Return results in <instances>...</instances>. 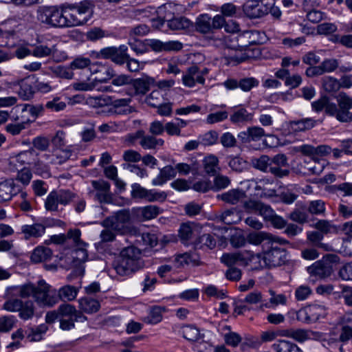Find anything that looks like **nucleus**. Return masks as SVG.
I'll list each match as a JSON object with an SVG mask.
<instances>
[{"instance_id": "7", "label": "nucleus", "mask_w": 352, "mask_h": 352, "mask_svg": "<svg viewBox=\"0 0 352 352\" xmlns=\"http://www.w3.org/2000/svg\"><path fill=\"white\" fill-rule=\"evenodd\" d=\"M157 244L155 234L148 232H142L133 228V256L140 255L148 248L155 247Z\"/></svg>"}, {"instance_id": "5", "label": "nucleus", "mask_w": 352, "mask_h": 352, "mask_svg": "<svg viewBox=\"0 0 352 352\" xmlns=\"http://www.w3.org/2000/svg\"><path fill=\"white\" fill-rule=\"evenodd\" d=\"M105 228H111L122 234L131 232L132 230L131 214L129 210H121L116 215L106 218L102 223Z\"/></svg>"}, {"instance_id": "2", "label": "nucleus", "mask_w": 352, "mask_h": 352, "mask_svg": "<svg viewBox=\"0 0 352 352\" xmlns=\"http://www.w3.org/2000/svg\"><path fill=\"white\" fill-rule=\"evenodd\" d=\"M40 292L37 294V303L41 305L52 307L59 300L71 302L74 300L78 294L79 287L71 285H65L58 290L52 289L51 286L45 280H40Z\"/></svg>"}, {"instance_id": "8", "label": "nucleus", "mask_w": 352, "mask_h": 352, "mask_svg": "<svg viewBox=\"0 0 352 352\" xmlns=\"http://www.w3.org/2000/svg\"><path fill=\"white\" fill-rule=\"evenodd\" d=\"M127 47L125 45H120L119 47H107L97 52L96 57L111 59L113 62L120 65L126 63L127 67L130 69V56L127 54Z\"/></svg>"}, {"instance_id": "39", "label": "nucleus", "mask_w": 352, "mask_h": 352, "mask_svg": "<svg viewBox=\"0 0 352 352\" xmlns=\"http://www.w3.org/2000/svg\"><path fill=\"white\" fill-rule=\"evenodd\" d=\"M302 208L307 210L311 214L322 215L325 212V203L320 199L314 200L307 203Z\"/></svg>"}, {"instance_id": "56", "label": "nucleus", "mask_w": 352, "mask_h": 352, "mask_svg": "<svg viewBox=\"0 0 352 352\" xmlns=\"http://www.w3.org/2000/svg\"><path fill=\"white\" fill-rule=\"evenodd\" d=\"M34 149L39 151H47L50 146V140L45 136L38 135L35 137L32 142Z\"/></svg>"}, {"instance_id": "11", "label": "nucleus", "mask_w": 352, "mask_h": 352, "mask_svg": "<svg viewBox=\"0 0 352 352\" xmlns=\"http://www.w3.org/2000/svg\"><path fill=\"white\" fill-rule=\"evenodd\" d=\"M113 267L120 276H127L132 272V247L124 248L113 263Z\"/></svg>"}, {"instance_id": "6", "label": "nucleus", "mask_w": 352, "mask_h": 352, "mask_svg": "<svg viewBox=\"0 0 352 352\" xmlns=\"http://www.w3.org/2000/svg\"><path fill=\"white\" fill-rule=\"evenodd\" d=\"M37 19L52 27L65 28L63 6L61 8L43 6L37 10Z\"/></svg>"}, {"instance_id": "13", "label": "nucleus", "mask_w": 352, "mask_h": 352, "mask_svg": "<svg viewBox=\"0 0 352 352\" xmlns=\"http://www.w3.org/2000/svg\"><path fill=\"white\" fill-rule=\"evenodd\" d=\"M263 261L268 267L280 266L287 261V252L284 249L272 248L264 252Z\"/></svg>"}, {"instance_id": "42", "label": "nucleus", "mask_w": 352, "mask_h": 352, "mask_svg": "<svg viewBox=\"0 0 352 352\" xmlns=\"http://www.w3.org/2000/svg\"><path fill=\"white\" fill-rule=\"evenodd\" d=\"M166 311L165 307L153 306L150 308L148 316L145 318L147 323L155 324L162 320V313Z\"/></svg>"}, {"instance_id": "17", "label": "nucleus", "mask_w": 352, "mask_h": 352, "mask_svg": "<svg viewBox=\"0 0 352 352\" xmlns=\"http://www.w3.org/2000/svg\"><path fill=\"white\" fill-rule=\"evenodd\" d=\"M74 14L81 25L85 24L93 15L94 5L89 1H83L78 4L72 5Z\"/></svg>"}, {"instance_id": "50", "label": "nucleus", "mask_w": 352, "mask_h": 352, "mask_svg": "<svg viewBox=\"0 0 352 352\" xmlns=\"http://www.w3.org/2000/svg\"><path fill=\"white\" fill-rule=\"evenodd\" d=\"M322 85L324 90L329 93L338 91L342 87L340 79L338 80L331 76H326L322 78Z\"/></svg>"}, {"instance_id": "48", "label": "nucleus", "mask_w": 352, "mask_h": 352, "mask_svg": "<svg viewBox=\"0 0 352 352\" xmlns=\"http://www.w3.org/2000/svg\"><path fill=\"white\" fill-rule=\"evenodd\" d=\"M164 100L163 94L159 89L153 90L149 96L144 99V102L153 108L161 107Z\"/></svg>"}, {"instance_id": "19", "label": "nucleus", "mask_w": 352, "mask_h": 352, "mask_svg": "<svg viewBox=\"0 0 352 352\" xmlns=\"http://www.w3.org/2000/svg\"><path fill=\"white\" fill-rule=\"evenodd\" d=\"M281 336L292 338L298 342L316 338L317 333L304 329H289L283 331Z\"/></svg>"}, {"instance_id": "32", "label": "nucleus", "mask_w": 352, "mask_h": 352, "mask_svg": "<svg viewBox=\"0 0 352 352\" xmlns=\"http://www.w3.org/2000/svg\"><path fill=\"white\" fill-rule=\"evenodd\" d=\"M131 98H122L113 102V106L108 110V113L122 115L130 113L131 110L129 107Z\"/></svg>"}, {"instance_id": "40", "label": "nucleus", "mask_w": 352, "mask_h": 352, "mask_svg": "<svg viewBox=\"0 0 352 352\" xmlns=\"http://www.w3.org/2000/svg\"><path fill=\"white\" fill-rule=\"evenodd\" d=\"M252 118L253 115L244 108L235 110L230 118V121L234 124L250 122Z\"/></svg>"}, {"instance_id": "30", "label": "nucleus", "mask_w": 352, "mask_h": 352, "mask_svg": "<svg viewBox=\"0 0 352 352\" xmlns=\"http://www.w3.org/2000/svg\"><path fill=\"white\" fill-rule=\"evenodd\" d=\"M52 251L45 246H38L31 254V261L34 263L50 261L52 257Z\"/></svg>"}, {"instance_id": "49", "label": "nucleus", "mask_w": 352, "mask_h": 352, "mask_svg": "<svg viewBox=\"0 0 352 352\" xmlns=\"http://www.w3.org/2000/svg\"><path fill=\"white\" fill-rule=\"evenodd\" d=\"M34 305L32 300L22 302L21 307L19 310V316L24 320L31 319L34 314Z\"/></svg>"}, {"instance_id": "38", "label": "nucleus", "mask_w": 352, "mask_h": 352, "mask_svg": "<svg viewBox=\"0 0 352 352\" xmlns=\"http://www.w3.org/2000/svg\"><path fill=\"white\" fill-rule=\"evenodd\" d=\"M195 246L199 249L212 250L216 246V240L210 234H204L195 241Z\"/></svg>"}, {"instance_id": "64", "label": "nucleus", "mask_w": 352, "mask_h": 352, "mask_svg": "<svg viewBox=\"0 0 352 352\" xmlns=\"http://www.w3.org/2000/svg\"><path fill=\"white\" fill-rule=\"evenodd\" d=\"M6 300L3 309L10 312L19 311L22 305V300L19 298H5Z\"/></svg>"}, {"instance_id": "34", "label": "nucleus", "mask_w": 352, "mask_h": 352, "mask_svg": "<svg viewBox=\"0 0 352 352\" xmlns=\"http://www.w3.org/2000/svg\"><path fill=\"white\" fill-rule=\"evenodd\" d=\"M167 25L172 30H184L189 29L192 23L184 16H178L167 19Z\"/></svg>"}, {"instance_id": "35", "label": "nucleus", "mask_w": 352, "mask_h": 352, "mask_svg": "<svg viewBox=\"0 0 352 352\" xmlns=\"http://www.w3.org/2000/svg\"><path fill=\"white\" fill-rule=\"evenodd\" d=\"M177 267H184L185 265L192 264V265H199V256L195 252H186L178 254L175 258Z\"/></svg>"}, {"instance_id": "63", "label": "nucleus", "mask_w": 352, "mask_h": 352, "mask_svg": "<svg viewBox=\"0 0 352 352\" xmlns=\"http://www.w3.org/2000/svg\"><path fill=\"white\" fill-rule=\"evenodd\" d=\"M51 70L54 74H55L57 76L65 78V79H72L74 77V73L72 69L69 67H66L64 66L58 65L55 67H52Z\"/></svg>"}, {"instance_id": "29", "label": "nucleus", "mask_w": 352, "mask_h": 352, "mask_svg": "<svg viewBox=\"0 0 352 352\" xmlns=\"http://www.w3.org/2000/svg\"><path fill=\"white\" fill-rule=\"evenodd\" d=\"M245 196L246 195L245 191L236 188L230 190L226 192L222 193L221 195H218V198L226 203L234 205L243 200Z\"/></svg>"}, {"instance_id": "36", "label": "nucleus", "mask_w": 352, "mask_h": 352, "mask_svg": "<svg viewBox=\"0 0 352 352\" xmlns=\"http://www.w3.org/2000/svg\"><path fill=\"white\" fill-rule=\"evenodd\" d=\"M19 89L17 91L19 96L23 100H28L31 99L34 94V89L32 84L24 79H22L18 82Z\"/></svg>"}, {"instance_id": "22", "label": "nucleus", "mask_w": 352, "mask_h": 352, "mask_svg": "<svg viewBox=\"0 0 352 352\" xmlns=\"http://www.w3.org/2000/svg\"><path fill=\"white\" fill-rule=\"evenodd\" d=\"M265 131L259 126L248 127L246 131L240 132L237 137L242 143H249L261 140L265 136Z\"/></svg>"}, {"instance_id": "33", "label": "nucleus", "mask_w": 352, "mask_h": 352, "mask_svg": "<svg viewBox=\"0 0 352 352\" xmlns=\"http://www.w3.org/2000/svg\"><path fill=\"white\" fill-rule=\"evenodd\" d=\"M316 124V120L307 118L289 122V127L294 132H302L314 128Z\"/></svg>"}, {"instance_id": "57", "label": "nucleus", "mask_w": 352, "mask_h": 352, "mask_svg": "<svg viewBox=\"0 0 352 352\" xmlns=\"http://www.w3.org/2000/svg\"><path fill=\"white\" fill-rule=\"evenodd\" d=\"M37 155L34 148H30L19 153L14 159L16 162L21 164H30L33 157L37 156Z\"/></svg>"}, {"instance_id": "59", "label": "nucleus", "mask_w": 352, "mask_h": 352, "mask_svg": "<svg viewBox=\"0 0 352 352\" xmlns=\"http://www.w3.org/2000/svg\"><path fill=\"white\" fill-rule=\"evenodd\" d=\"M219 138L218 133L216 131H209L199 137L201 144L204 146H212L215 144Z\"/></svg>"}, {"instance_id": "9", "label": "nucleus", "mask_w": 352, "mask_h": 352, "mask_svg": "<svg viewBox=\"0 0 352 352\" xmlns=\"http://www.w3.org/2000/svg\"><path fill=\"white\" fill-rule=\"evenodd\" d=\"M40 280L37 285L32 283L11 286L6 288L4 298H28L32 296L37 302V294L40 292Z\"/></svg>"}, {"instance_id": "61", "label": "nucleus", "mask_w": 352, "mask_h": 352, "mask_svg": "<svg viewBox=\"0 0 352 352\" xmlns=\"http://www.w3.org/2000/svg\"><path fill=\"white\" fill-rule=\"evenodd\" d=\"M58 204L60 203L52 190L47 196L45 201V208L50 212H56L58 210Z\"/></svg>"}, {"instance_id": "31", "label": "nucleus", "mask_w": 352, "mask_h": 352, "mask_svg": "<svg viewBox=\"0 0 352 352\" xmlns=\"http://www.w3.org/2000/svg\"><path fill=\"white\" fill-rule=\"evenodd\" d=\"M272 349L275 352H303L296 344L283 339L276 340L272 345Z\"/></svg>"}, {"instance_id": "14", "label": "nucleus", "mask_w": 352, "mask_h": 352, "mask_svg": "<svg viewBox=\"0 0 352 352\" xmlns=\"http://www.w3.org/2000/svg\"><path fill=\"white\" fill-rule=\"evenodd\" d=\"M96 190L95 199L100 203L110 204L113 202V195L110 191V184L104 180L91 182Z\"/></svg>"}, {"instance_id": "3", "label": "nucleus", "mask_w": 352, "mask_h": 352, "mask_svg": "<svg viewBox=\"0 0 352 352\" xmlns=\"http://www.w3.org/2000/svg\"><path fill=\"white\" fill-rule=\"evenodd\" d=\"M244 208L246 210L255 212L262 216L265 221L277 229H282L287 225V221L280 216L277 215L274 210L267 204L257 201L249 200L244 204Z\"/></svg>"}, {"instance_id": "60", "label": "nucleus", "mask_w": 352, "mask_h": 352, "mask_svg": "<svg viewBox=\"0 0 352 352\" xmlns=\"http://www.w3.org/2000/svg\"><path fill=\"white\" fill-rule=\"evenodd\" d=\"M228 117V113L226 111H220L208 114L206 118V122L208 124H214L226 120Z\"/></svg>"}, {"instance_id": "18", "label": "nucleus", "mask_w": 352, "mask_h": 352, "mask_svg": "<svg viewBox=\"0 0 352 352\" xmlns=\"http://www.w3.org/2000/svg\"><path fill=\"white\" fill-rule=\"evenodd\" d=\"M162 212V210L155 205L133 208V215L141 221L153 219Z\"/></svg>"}, {"instance_id": "46", "label": "nucleus", "mask_w": 352, "mask_h": 352, "mask_svg": "<svg viewBox=\"0 0 352 352\" xmlns=\"http://www.w3.org/2000/svg\"><path fill=\"white\" fill-rule=\"evenodd\" d=\"M60 205L67 206L75 200L77 195L69 190L60 189L53 190Z\"/></svg>"}, {"instance_id": "58", "label": "nucleus", "mask_w": 352, "mask_h": 352, "mask_svg": "<svg viewBox=\"0 0 352 352\" xmlns=\"http://www.w3.org/2000/svg\"><path fill=\"white\" fill-rule=\"evenodd\" d=\"M77 246L78 248L72 252V258L76 265L85 262L88 258V253L85 248L86 245H80Z\"/></svg>"}, {"instance_id": "25", "label": "nucleus", "mask_w": 352, "mask_h": 352, "mask_svg": "<svg viewBox=\"0 0 352 352\" xmlns=\"http://www.w3.org/2000/svg\"><path fill=\"white\" fill-rule=\"evenodd\" d=\"M58 312L62 317L74 318L76 322H83L87 320L82 313L77 310L76 307L68 303H63L58 308Z\"/></svg>"}, {"instance_id": "23", "label": "nucleus", "mask_w": 352, "mask_h": 352, "mask_svg": "<svg viewBox=\"0 0 352 352\" xmlns=\"http://www.w3.org/2000/svg\"><path fill=\"white\" fill-rule=\"evenodd\" d=\"M20 191L12 180H6L0 183V202L8 201Z\"/></svg>"}, {"instance_id": "12", "label": "nucleus", "mask_w": 352, "mask_h": 352, "mask_svg": "<svg viewBox=\"0 0 352 352\" xmlns=\"http://www.w3.org/2000/svg\"><path fill=\"white\" fill-rule=\"evenodd\" d=\"M274 5H275L274 0H257L247 5L245 11L251 18H260L269 14Z\"/></svg>"}, {"instance_id": "26", "label": "nucleus", "mask_w": 352, "mask_h": 352, "mask_svg": "<svg viewBox=\"0 0 352 352\" xmlns=\"http://www.w3.org/2000/svg\"><path fill=\"white\" fill-rule=\"evenodd\" d=\"M78 308L81 313L84 312L88 314L97 312L100 305L98 300L89 296L82 297L78 299Z\"/></svg>"}, {"instance_id": "52", "label": "nucleus", "mask_w": 352, "mask_h": 352, "mask_svg": "<svg viewBox=\"0 0 352 352\" xmlns=\"http://www.w3.org/2000/svg\"><path fill=\"white\" fill-rule=\"evenodd\" d=\"M324 166V161H320L313 157L309 162L306 163L305 168L311 174L320 175L323 171Z\"/></svg>"}, {"instance_id": "51", "label": "nucleus", "mask_w": 352, "mask_h": 352, "mask_svg": "<svg viewBox=\"0 0 352 352\" xmlns=\"http://www.w3.org/2000/svg\"><path fill=\"white\" fill-rule=\"evenodd\" d=\"M270 294L271 295L270 302L268 303L263 305L262 307H264L265 308H270L276 307L279 305H285L287 304V300L285 294H276L275 292L273 290H270Z\"/></svg>"}, {"instance_id": "44", "label": "nucleus", "mask_w": 352, "mask_h": 352, "mask_svg": "<svg viewBox=\"0 0 352 352\" xmlns=\"http://www.w3.org/2000/svg\"><path fill=\"white\" fill-rule=\"evenodd\" d=\"M216 219L218 221L223 222L228 225L236 223L240 218L238 213L234 210H227L222 212L221 214L216 216Z\"/></svg>"}, {"instance_id": "27", "label": "nucleus", "mask_w": 352, "mask_h": 352, "mask_svg": "<svg viewBox=\"0 0 352 352\" xmlns=\"http://www.w3.org/2000/svg\"><path fill=\"white\" fill-rule=\"evenodd\" d=\"M45 226L41 223H34L32 225H23L21 227V232L24 238L28 240L30 238H38L44 234Z\"/></svg>"}, {"instance_id": "24", "label": "nucleus", "mask_w": 352, "mask_h": 352, "mask_svg": "<svg viewBox=\"0 0 352 352\" xmlns=\"http://www.w3.org/2000/svg\"><path fill=\"white\" fill-rule=\"evenodd\" d=\"M204 84L205 78L199 77L197 73V66L192 65L187 69L182 76V83L187 87H192L196 83Z\"/></svg>"}, {"instance_id": "53", "label": "nucleus", "mask_w": 352, "mask_h": 352, "mask_svg": "<svg viewBox=\"0 0 352 352\" xmlns=\"http://www.w3.org/2000/svg\"><path fill=\"white\" fill-rule=\"evenodd\" d=\"M270 237V233L265 232H254L248 235V241L253 245H258L263 241H267Z\"/></svg>"}, {"instance_id": "62", "label": "nucleus", "mask_w": 352, "mask_h": 352, "mask_svg": "<svg viewBox=\"0 0 352 352\" xmlns=\"http://www.w3.org/2000/svg\"><path fill=\"white\" fill-rule=\"evenodd\" d=\"M307 307L312 322L318 320L321 317H324L325 315V309L322 305L314 304Z\"/></svg>"}, {"instance_id": "28", "label": "nucleus", "mask_w": 352, "mask_h": 352, "mask_svg": "<svg viewBox=\"0 0 352 352\" xmlns=\"http://www.w3.org/2000/svg\"><path fill=\"white\" fill-rule=\"evenodd\" d=\"M176 171L172 166H166L160 170L158 175L152 180L153 186H162L168 180L176 176Z\"/></svg>"}, {"instance_id": "43", "label": "nucleus", "mask_w": 352, "mask_h": 352, "mask_svg": "<svg viewBox=\"0 0 352 352\" xmlns=\"http://www.w3.org/2000/svg\"><path fill=\"white\" fill-rule=\"evenodd\" d=\"M151 79L147 76L133 80V89L135 95H144L148 91L151 83Z\"/></svg>"}, {"instance_id": "55", "label": "nucleus", "mask_w": 352, "mask_h": 352, "mask_svg": "<svg viewBox=\"0 0 352 352\" xmlns=\"http://www.w3.org/2000/svg\"><path fill=\"white\" fill-rule=\"evenodd\" d=\"M183 337L192 342L197 341L200 337V333L197 328L192 325H186L182 328Z\"/></svg>"}, {"instance_id": "15", "label": "nucleus", "mask_w": 352, "mask_h": 352, "mask_svg": "<svg viewBox=\"0 0 352 352\" xmlns=\"http://www.w3.org/2000/svg\"><path fill=\"white\" fill-rule=\"evenodd\" d=\"M224 87L229 90L240 88L243 91H249L252 88L256 87L259 82L253 77L243 78L237 80L234 78H228L223 83Z\"/></svg>"}, {"instance_id": "16", "label": "nucleus", "mask_w": 352, "mask_h": 352, "mask_svg": "<svg viewBox=\"0 0 352 352\" xmlns=\"http://www.w3.org/2000/svg\"><path fill=\"white\" fill-rule=\"evenodd\" d=\"M148 44L155 52H178L183 48V44L178 41L163 42L158 39H148Z\"/></svg>"}, {"instance_id": "4", "label": "nucleus", "mask_w": 352, "mask_h": 352, "mask_svg": "<svg viewBox=\"0 0 352 352\" xmlns=\"http://www.w3.org/2000/svg\"><path fill=\"white\" fill-rule=\"evenodd\" d=\"M340 258L336 254H329L321 260L316 261L307 269L313 280L323 279L331 276L335 266L339 263Z\"/></svg>"}, {"instance_id": "1", "label": "nucleus", "mask_w": 352, "mask_h": 352, "mask_svg": "<svg viewBox=\"0 0 352 352\" xmlns=\"http://www.w3.org/2000/svg\"><path fill=\"white\" fill-rule=\"evenodd\" d=\"M336 100L338 104L329 102L327 97H321L311 103V107L317 113L324 109L327 115L340 122H352V98L345 92H340Z\"/></svg>"}, {"instance_id": "54", "label": "nucleus", "mask_w": 352, "mask_h": 352, "mask_svg": "<svg viewBox=\"0 0 352 352\" xmlns=\"http://www.w3.org/2000/svg\"><path fill=\"white\" fill-rule=\"evenodd\" d=\"M197 29L201 33H208L212 30L211 18L208 14L201 15L197 21Z\"/></svg>"}, {"instance_id": "10", "label": "nucleus", "mask_w": 352, "mask_h": 352, "mask_svg": "<svg viewBox=\"0 0 352 352\" xmlns=\"http://www.w3.org/2000/svg\"><path fill=\"white\" fill-rule=\"evenodd\" d=\"M167 193L156 189H147L139 184H133V198L143 199L148 202H164L167 199Z\"/></svg>"}, {"instance_id": "47", "label": "nucleus", "mask_w": 352, "mask_h": 352, "mask_svg": "<svg viewBox=\"0 0 352 352\" xmlns=\"http://www.w3.org/2000/svg\"><path fill=\"white\" fill-rule=\"evenodd\" d=\"M56 52V46L48 47L45 45H38L35 46L32 50V55L37 58H44L54 55Z\"/></svg>"}, {"instance_id": "20", "label": "nucleus", "mask_w": 352, "mask_h": 352, "mask_svg": "<svg viewBox=\"0 0 352 352\" xmlns=\"http://www.w3.org/2000/svg\"><path fill=\"white\" fill-rule=\"evenodd\" d=\"M250 260V254L248 252H241L223 254L221 258V262L228 267H232L238 263L247 265Z\"/></svg>"}, {"instance_id": "21", "label": "nucleus", "mask_w": 352, "mask_h": 352, "mask_svg": "<svg viewBox=\"0 0 352 352\" xmlns=\"http://www.w3.org/2000/svg\"><path fill=\"white\" fill-rule=\"evenodd\" d=\"M199 230V226L195 223L187 222L182 223L178 230L179 240L184 244L188 243L198 233Z\"/></svg>"}, {"instance_id": "37", "label": "nucleus", "mask_w": 352, "mask_h": 352, "mask_svg": "<svg viewBox=\"0 0 352 352\" xmlns=\"http://www.w3.org/2000/svg\"><path fill=\"white\" fill-rule=\"evenodd\" d=\"M65 27H74L81 25L78 17L73 10V6H63Z\"/></svg>"}, {"instance_id": "45", "label": "nucleus", "mask_w": 352, "mask_h": 352, "mask_svg": "<svg viewBox=\"0 0 352 352\" xmlns=\"http://www.w3.org/2000/svg\"><path fill=\"white\" fill-rule=\"evenodd\" d=\"M164 143V140L156 138L153 135H146L140 140V144L144 149H155L157 146H163Z\"/></svg>"}, {"instance_id": "41", "label": "nucleus", "mask_w": 352, "mask_h": 352, "mask_svg": "<svg viewBox=\"0 0 352 352\" xmlns=\"http://www.w3.org/2000/svg\"><path fill=\"white\" fill-rule=\"evenodd\" d=\"M204 167L208 174L214 175L220 170L217 157L214 155L206 156L204 160Z\"/></svg>"}]
</instances>
